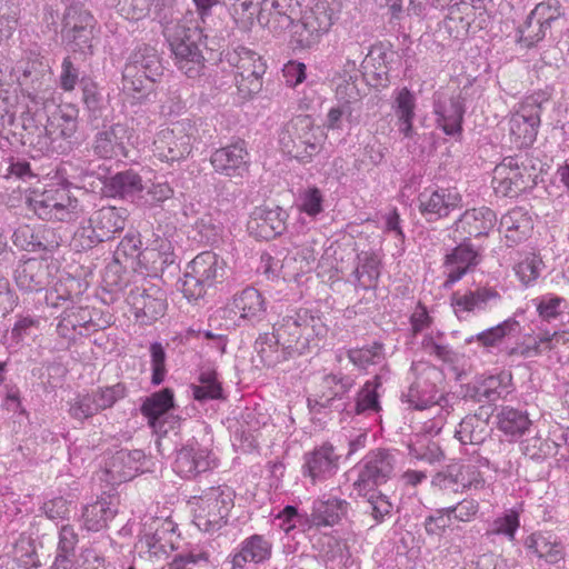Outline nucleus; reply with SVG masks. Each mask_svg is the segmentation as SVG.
I'll return each instance as SVG.
<instances>
[{"label": "nucleus", "mask_w": 569, "mask_h": 569, "mask_svg": "<svg viewBox=\"0 0 569 569\" xmlns=\"http://www.w3.org/2000/svg\"><path fill=\"white\" fill-rule=\"evenodd\" d=\"M176 0H132V18L136 20L152 17L163 26V34L170 46L177 68L188 78L200 77L204 69V58L199 48L202 30L198 26L173 22Z\"/></svg>", "instance_id": "nucleus-1"}, {"label": "nucleus", "mask_w": 569, "mask_h": 569, "mask_svg": "<svg viewBox=\"0 0 569 569\" xmlns=\"http://www.w3.org/2000/svg\"><path fill=\"white\" fill-rule=\"evenodd\" d=\"M520 331L521 325L517 320V316L513 315L493 327L467 337L465 342L466 345L477 342L488 352L498 350L509 357L520 356L530 358L540 356L545 351L552 349V339L557 335V331L553 333L547 332L535 338L532 343L529 342L518 347H503L506 339L520 333Z\"/></svg>", "instance_id": "nucleus-2"}, {"label": "nucleus", "mask_w": 569, "mask_h": 569, "mask_svg": "<svg viewBox=\"0 0 569 569\" xmlns=\"http://www.w3.org/2000/svg\"><path fill=\"white\" fill-rule=\"evenodd\" d=\"M273 329L293 356L305 353L312 343L327 335V326L318 311L300 308L290 310Z\"/></svg>", "instance_id": "nucleus-3"}, {"label": "nucleus", "mask_w": 569, "mask_h": 569, "mask_svg": "<svg viewBox=\"0 0 569 569\" xmlns=\"http://www.w3.org/2000/svg\"><path fill=\"white\" fill-rule=\"evenodd\" d=\"M79 110L74 104L63 103L48 114L47 123L31 142L44 154H66L72 150V138L78 130Z\"/></svg>", "instance_id": "nucleus-4"}, {"label": "nucleus", "mask_w": 569, "mask_h": 569, "mask_svg": "<svg viewBox=\"0 0 569 569\" xmlns=\"http://www.w3.org/2000/svg\"><path fill=\"white\" fill-rule=\"evenodd\" d=\"M236 493L229 486L221 485L206 489L190 501L193 523L203 532L213 533L223 528L234 506Z\"/></svg>", "instance_id": "nucleus-5"}, {"label": "nucleus", "mask_w": 569, "mask_h": 569, "mask_svg": "<svg viewBox=\"0 0 569 569\" xmlns=\"http://www.w3.org/2000/svg\"><path fill=\"white\" fill-rule=\"evenodd\" d=\"M549 100L548 91H536L523 98L510 114L509 137L516 148L523 149L533 144L541 124L543 104Z\"/></svg>", "instance_id": "nucleus-6"}, {"label": "nucleus", "mask_w": 569, "mask_h": 569, "mask_svg": "<svg viewBox=\"0 0 569 569\" xmlns=\"http://www.w3.org/2000/svg\"><path fill=\"white\" fill-rule=\"evenodd\" d=\"M163 69L160 56L153 47L139 46L124 66L123 88L136 93L149 92L162 77Z\"/></svg>", "instance_id": "nucleus-7"}, {"label": "nucleus", "mask_w": 569, "mask_h": 569, "mask_svg": "<svg viewBox=\"0 0 569 569\" xmlns=\"http://www.w3.org/2000/svg\"><path fill=\"white\" fill-rule=\"evenodd\" d=\"M279 144L283 153L307 163L319 151L320 139L315 133L309 116L299 114L288 121L279 132Z\"/></svg>", "instance_id": "nucleus-8"}, {"label": "nucleus", "mask_w": 569, "mask_h": 569, "mask_svg": "<svg viewBox=\"0 0 569 569\" xmlns=\"http://www.w3.org/2000/svg\"><path fill=\"white\" fill-rule=\"evenodd\" d=\"M97 20L83 3L71 2L62 18V39L69 50L83 56L92 54V40Z\"/></svg>", "instance_id": "nucleus-9"}, {"label": "nucleus", "mask_w": 569, "mask_h": 569, "mask_svg": "<svg viewBox=\"0 0 569 569\" xmlns=\"http://www.w3.org/2000/svg\"><path fill=\"white\" fill-rule=\"evenodd\" d=\"M412 381L408 390L402 393V400L410 408L423 411L441 406L438 396V382L441 380V371L425 361H415L410 368Z\"/></svg>", "instance_id": "nucleus-10"}, {"label": "nucleus", "mask_w": 569, "mask_h": 569, "mask_svg": "<svg viewBox=\"0 0 569 569\" xmlns=\"http://www.w3.org/2000/svg\"><path fill=\"white\" fill-rule=\"evenodd\" d=\"M224 61L234 70L237 87L244 96H252L261 90L267 64L259 53L239 46L226 52Z\"/></svg>", "instance_id": "nucleus-11"}, {"label": "nucleus", "mask_w": 569, "mask_h": 569, "mask_svg": "<svg viewBox=\"0 0 569 569\" xmlns=\"http://www.w3.org/2000/svg\"><path fill=\"white\" fill-rule=\"evenodd\" d=\"M34 213L43 220L71 222L80 218L83 207L63 187L46 189L30 200Z\"/></svg>", "instance_id": "nucleus-12"}, {"label": "nucleus", "mask_w": 569, "mask_h": 569, "mask_svg": "<svg viewBox=\"0 0 569 569\" xmlns=\"http://www.w3.org/2000/svg\"><path fill=\"white\" fill-rule=\"evenodd\" d=\"M219 465L220 459L212 449L191 438L177 449L172 468L181 478L194 479L201 473L214 470Z\"/></svg>", "instance_id": "nucleus-13"}, {"label": "nucleus", "mask_w": 569, "mask_h": 569, "mask_svg": "<svg viewBox=\"0 0 569 569\" xmlns=\"http://www.w3.org/2000/svg\"><path fill=\"white\" fill-rule=\"evenodd\" d=\"M193 128L190 123L177 122L161 129L153 141L154 156L166 162L186 159L192 151Z\"/></svg>", "instance_id": "nucleus-14"}, {"label": "nucleus", "mask_w": 569, "mask_h": 569, "mask_svg": "<svg viewBox=\"0 0 569 569\" xmlns=\"http://www.w3.org/2000/svg\"><path fill=\"white\" fill-rule=\"evenodd\" d=\"M535 184L531 173L515 157H506L493 170L492 188L498 196L513 198Z\"/></svg>", "instance_id": "nucleus-15"}, {"label": "nucleus", "mask_w": 569, "mask_h": 569, "mask_svg": "<svg viewBox=\"0 0 569 569\" xmlns=\"http://www.w3.org/2000/svg\"><path fill=\"white\" fill-rule=\"evenodd\" d=\"M226 312L237 326H256L267 316V301L259 290L247 287L232 297Z\"/></svg>", "instance_id": "nucleus-16"}, {"label": "nucleus", "mask_w": 569, "mask_h": 569, "mask_svg": "<svg viewBox=\"0 0 569 569\" xmlns=\"http://www.w3.org/2000/svg\"><path fill=\"white\" fill-rule=\"evenodd\" d=\"M396 457L390 450H377L366 456L358 478L353 483L359 495L372 486L386 482L393 473Z\"/></svg>", "instance_id": "nucleus-17"}, {"label": "nucleus", "mask_w": 569, "mask_h": 569, "mask_svg": "<svg viewBox=\"0 0 569 569\" xmlns=\"http://www.w3.org/2000/svg\"><path fill=\"white\" fill-rule=\"evenodd\" d=\"M462 197L456 188H426L418 196V208L427 221L448 217L461 206Z\"/></svg>", "instance_id": "nucleus-18"}, {"label": "nucleus", "mask_w": 569, "mask_h": 569, "mask_svg": "<svg viewBox=\"0 0 569 569\" xmlns=\"http://www.w3.org/2000/svg\"><path fill=\"white\" fill-rule=\"evenodd\" d=\"M338 469L339 455L331 443H322L303 456L302 476L313 486L331 479Z\"/></svg>", "instance_id": "nucleus-19"}, {"label": "nucleus", "mask_w": 569, "mask_h": 569, "mask_svg": "<svg viewBox=\"0 0 569 569\" xmlns=\"http://www.w3.org/2000/svg\"><path fill=\"white\" fill-rule=\"evenodd\" d=\"M18 84L23 96L34 104L42 103L48 80L50 79L49 66L39 59L20 61L13 69Z\"/></svg>", "instance_id": "nucleus-20"}, {"label": "nucleus", "mask_w": 569, "mask_h": 569, "mask_svg": "<svg viewBox=\"0 0 569 569\" xmlns=\"http://www.w3.org/2000/svg\"><path fill=\"white\" fill-rule=\"evenodd\" d=\"M338 103L332 107L326 120L329 130H340L346 119L350 124H358L360 121L362 102L359 91L353 83L340 86L337 90Z\"/></svg>", "instance_id": "nucleus-21"}, {"label": "nucleus", "mask_w": 569, "mask_h": 569, "mask_svg": "<svg viewBox=\"0 0 569 569\" xmlns=\"http://www.w3.org/2000/svg\"><path fill=\"white\" fill-rule=\"evenodd\" d=\"M272 541L264 535L244 538L227 557L230 569H247L248 563H263L271 558Z\"/></svg>", "instance_id": "nucleus-22"}, {"label": "nucleus", "mask_w": 569, "mask_h": 569, "mask_svg": "<svg viewBox=\"0 0 569 569\" xmlns=\"http://www.w3.org/2000/svg\"><path fill=\"white\" fill-rule=\"evenodd\" d=\"M482 482L480 471L471 462L450 463L443 470L437 472L431 480L432 486L453 492L471 487L478 488Z\"/></svg>", "instance_id": "nucleus-23"}, {"label": "nucleus", "mask_w": 569, "mask_h": 569, "mask_svg": "<svg viewBox=\"0 0 569 569\" xmlns=\"http://www.w3.org/2000/svg\"><path fill=\"white\" fill-rule=\"evenodd\" d=\"M501 299L500 293L492 287H478L475 290L456 291L450 297L451 307L459 320H466L470 315L486 311L490 303Z\"/></svg>", "instance_id": "nucleus-24"}, {"label": "nucleus", "mask_w": 569, "mask_h": 569, "mask_svg": "<svg viewBox=\"0 0 569 569\" xmlns=\"http://www.w3.org/2000/svg\"><path fill=\"white\" fill-rule=\"evenodd\" d=\"M355 379L342 373H328L321 378L319 399L316 405L343 415Z\"/></svg>", "instance_id": "nucleus-25"}, {"label": "nucleus", "mask_w": 569, "mask_h": 569, "mask_svg": "<svg viewBox=\"0 0 569 569\" xmlns=\"http://www.w3.org/2000/svg\"><path fill=\"white\" fill-rule=\"evenodd\" d=\"M210 163L219 174L237 178L249 170V154L243 141L222 147L212 152Z\"/></svg>", "instance_id": "nucleus-26"}, {"label": "nucleus", "mask_w": 569, "mask_h": 569, "mask_svg": "<svg viewBox=\"0 0 569 569\" xmlns=\"http://www.w3.org/2000/svg\"><path fill=\"white\" fill-rule=\"evenodd\" d=\"M382 382L379 376H375L371 380H367L357 391L355 398L348 400V405L343 412L345 417L356 419L357 417L372 418L378 417L381 411L379 389Z\"/></svg>", "instance_id": "nucleus-27"}, {"label": "nucleus", "mask_w": 569, "mask_h": 569, "mask_svg": "<svg viewBox=\"0 0 569 569\" xmlns=\"http://www.w3.org/2000/svg\"><path fill=\"white\" fill-rule=\"evenodd\" d=\"M131 130L124 123H116L96 134L93 151L101 158L127 157V144L131 142Z\"/></svg>", "instance_id": "nucleus-28"}, {"label": "nucleus", "mask_w": 569, "mask_h": 569, "mask_svg": "<svg viewBox=\"0 0 569 569\" xmlns=\"http://www.w3.org/2000/svg\"><path fill=\"white\" fill-rule=\"evenodd\" d=\"M478 14H482L481 8H477L468 1L455 2L448 8L443 28L451 38L465 39L469 32H475L473 24Z\"/></svg>", "instance_id": "nucleus-29"}, {"label": "nucleus", "mask_w": 569, "mask_h": 569, "mask_svg": "<svg viewBox=\"0 0 569 569\" xmlns=\"http://www.w3.org/2000/svg\"><path fill=\"white\" fill-rule=\"evenodd\" d=\"M480 261V254L470 243L462 242L446 256L445 269L447 279L443 283L445 288L462 279L465 274L471 271Z\"/></svg>", "instance_id": "nucleus-30"}, {"label": "nucleus", "mask_w": 569, "mask_h": 569, "mask_svg": "<svg viewBox=\"0 0 569 569\" xmlns=\"http://www.w3.org/2000/svg\"><path fill=\"white\" fill-rule=\"evenodd\" d=\"M497 222L496 213L488 207L466 210L453 223L461 239L487 236Z\"/></svg>", "instance_id": "nucleus-31"}, {"label": "nucleus", "mask_w": 569, "mask_h": 569, "mask_svg": "<svg viewBox=\"0 0 569 569\" xmlns=\"http://www.w3.org/2000/svg\"><path fill=\"white\" fill-rule=\"evenodd\" d=\"M292 0H262L257 20L259 24L268 29L273 36L282 34L293 26L291 17Z\"/></svg>", "instance_id": "nucleus-32"}, {"label": "nucleus", "mask_w": 569, "mask_h": 569, "mask_svg": "<svg viewBox=\"0 0 569 569\" xmlns=\"http://www.w3.org/2000/svg\"><path fill=\"white\" fill-rule=\"evenodd\" d=\"M286 216L279 207L257 208L250 217L248 229L259 239H272L286 230Z\"/></svg>", "instance_id": "nucleus-33"}, {"label": "nucleus", "mask_w": 569, "mask_h": 569, "mask_svg": "<svg viewBox=\"0 0 569 569\" xmlns=\"http://www.w3.org/2000/svg\"><path fill=\"white\" fill-rule=\"evenodd\" d=\"M50 274V268L46 260L30 258L18 264L14 280L20 290L38 292L49 284Z\"/></svg>", "instance_id": "nucleus-34"}, {"label": "nucleus", "mask_w": 569, "mask_h": 569, "mask_svg": "<svg viewBox=\"0 0 569 569\" xmlns=\"http://www.w3.org/2000/svg\"><path fill=\"white\" fill-rule=\"evenodd\" d=\"M512 377L508 372L477 379L470 387V396L478 402H496L512 392Z\"/></svg>", "instance_id": "nucleus-35"}, {"label": "nucleus", "mask_w": 569, "mask_h": 569, "mask_svg": "<svg viewBox=\"0 0 569 569\" xmlns=\"http://www.w3.org/2000/svg\"><path fill=\"white\" fill-rule=\"evenodd\" d=\"M433 112L438 127H440L446 134L453 136L461 131L465 104L459 96L436 100Z\"/></svg>", "instance_id": "nucleus-36"}, {"label": "nucleus", "mask_w": 569, "mask_h": 569, "mask_svg": "<svg viewBox=\"0 0 569 569\" xmlns=\"http://www.w3.org/2000/svg\"><path fill=\"white\" fill-rule=\"evenodd\" d=\"M146 455L142 450H120L107 465V473L113 481H128L142 470Z\"/></svg>", "instance_id": "nucleus-37"}, {"label": "nucleus", "mask_w": 569, "mask_h": 569, "mask_svg": "<svg viewBox=\"0 0 569 569\" xmlns=\"http://www.w3.org/2000/svg\"><path fill=\"white\" fill-rule=\"evenodd\" d=\"M533 228L532 220L523 208H513L502 216L499 231L506 238L508 246H515L526 240Z\"/></svg>", "instance_id": "nucleus-38"}, {"label": "nucleus", "mask_w": 569, "mask_h": 569, "mask_svg": "<svg viewBox=\"0 0 569 569\" xmlns=\"http://www.w3.org/2000/svg\"><path fill=\"white\" fill-rule=\"evenodd\" d=\"M173 407V392L166 388L148 397L142 406L141 413L148 419L150 427L158 433H167L163 427V417Z\"/></svg>", "instance_id": "nucleus-39"}, {"label": "nucleus", "mask_w": 569, "mask_h": 569, "mask_svg": "<svg viewBox=\"0 0 569 569\" xmlns=\"http://www.w3.org/2000/svg\"><path fill=\"white\" fill-rule=\"evenodd\" d=\"M525 546L548 563H558L565 557L563 546L551 532H535L525 540Z\"/></svg>", "instance_id": "nucleus-40"}, {"label": "nucleus", "mask_w": 569, "mask_h": 569, "mask_svg": "<svg viewBox=\"0 0 569 569\" xmlns=\"http://www.w3.org/2000/svg\"><path fill=\"white\" fill-rule=\"evenodd\" d=\"M348 506L343 499L323 495L313 502L312 521L317 526H333L347 515Z\"/></svg>", "instance_id": "nucleus-41"}, {"label": "nucleus", "mask_w": 569, "mask_h": 569, "mask_svg": "<svg viewBox=\"0 0 569 569\" xmlns=\"http://www.w3.org/2000/svg\"><path fill=\"white\" fill-rule=\"evenodd\" d=\"M282 342L274 329L272 332L259 335L254 341V350L264 366L273 367L289 357H293V353Z\"/></svg>", "instance_id": "nucleus-42"}, {"label": "nucleus", "mask_w": 569, "mask_h": 569, "mask_svg": "<svg viewBox=\"0 0 569 569\" xmlns=\"http://www.w3.org/2000/svg\"><path fill=\"white\" fill-rule=\"evenodd\" d=\"M111 197L136 200L143 198V183L141 177L133 170L118 172L110 177L104 184Z\"/></svg>", "instance_id": "nucleus-43"}, {"label": "nucleus", "mask_w": 569, "mask_h": 569, "mask_svg": "<svg viewBox=\"0 0 569 569\" xmlns=\"http://www.w3.org/2000/svg\"><path fill=\"white\" fill-rule=\"evenodd\" d=\"M539 317L547 322H569V302L556 293H546L532 300Z\"/></svg>", "instance_id": "nucleus-44"}, {"label": "nucleus", "mask_w": 569, "mask_h": 569, "mask_svg": "<svg viewBox=\"0 0 569 569\" xmlns=\"http://www.w3.org/2000/svg\"><path fill=\"white\" fill-rule=\"evenodd\" d=\"M127 300L134 308L137 316L141 313L150 320L162 316L166 310V301L159 289L150 293L147 289L137 288L136 291H130Z\"/></svg>", "instance_id": "nucleus-45"}, {"label": "nucleus", "mask_w": 569, "mask_h": 569, "mask_svg": "<svg viewBox=\"0 0 569 569\" xmlns=\"http://www.w3.org/2000/svg\"><path fill=\"white\" fill-rule=\"evenodd\" d=\"M490 431L486 419L470 415L460 421L455 436L461 445H481L490 436Z\"/></svg>", "instance_id": "nucleus-46"}, {"label": "nucleus", "mask_w": 569, "mask_h": 569, "mask_svg": "<svg viewBox=\"0 0 569 569\" xmlns=\"http://www.w3.org/2000/svg\"><path fill=\"white\" fill-rule=\"evenodd\" d=\"M190 274L201 279L204 284L211 287L218 277L223 273L222 264L218 256L211 251L199 253L187 267Z\"/></svg>", "instance_id": "nucleus-47"}, {"label": "nucleus", "mask_w": 569, "mask_h": 569, "mask_svg": "<svg viewBox=\"0 0 569 569\" xmlns=\"http://www.w3.org/2000/svg\"><path fill=\"white\" fill-rule=\"evenodd\" d=\"M117 509L107 498L87 505L82 512L83 527L88 531H100L114 518Z\"/></svg>", "instance_id": "nucleus-48"}, {"label": "nucleus", "mask_w": 569, "mask_h": 569, "mask_svg": "<svg viewBox=\"0 0 569 569\" xmlns=\"http://www.w3.org/2000/svg\"><path fill=\"white\" fill-rule=\"evenodd\" d=\"M332 2L333 0H318L313 7L303 11L300 19L322 37L333 23Z\"/></svg>", "instance_id": "nucleus-49"}, {"label": "nucleus", "mask_w": 569, "mask_h": 569, "mask_svg": "<svg viewBox=\"0 0 569 569\" xmlns=\"http://www.w3.org/2000/svg\"><path fill=\"white\" fill-rule=\"evenodd\" d=\"M317 264V253L311 246L298 249L295 253L284 258L282 268L284 277L298 280L300 276L313 270Z\"/></svg>", "instance_id": "nucleus-50"}, {"label": "nucleus", "mask_w": 569, "mask_h": 569, "mask_svg": "<svg viewBox=\"0 0 569 569\" xmlns=\"http://www.w3.org/2000/svg\"><path fill=\"white\" fill-rule=\"evenodd\" d=\"M415 109L416 98L413 93L407 88L400 89L395 100V113L398 119V129L406 138L412 136Z\"/></svg>", "instance_id": "nucleus-51"}, {"label": "nucleus", "mask_w": 569, "mask_h": 569, "mask_svg": "<svg viewBox=\"0 0 569 569\" xmlns=\"http://www.w3.org/2000/svg\"><path fill=\"white\" fill-rule=\"evenodd\" d=\"M91 221L94 222L102 239L109 240L114 233L122 231L126 226V220L121 212L114 207H103L91 216Z\"/></svg>", "instance_id": "nucleus-52"}, {"label": "nucleus", "mask_w": 569, "mask_h": 569, "mask_svg": "<svg viewBox=\"0 0 569 569\" xmlns=\"http://www.w3.org/2000/svg\"><path fill=\"white\" fill-rule=\"evenodd\" d=\"M531 426L528 416L511 407H503L498 413V427L511 438L521 437Z\"/></svg>", "instance_id": "nucleus-53"}, {"label": "nucleus", "mask_w": 569, "mask_h": 569, "mask_svg": "<svg viewBox=\"0 0 569 569\" xmlns=\"http://www.w3.org/2000/svg\"><path fill=\"white\" fill-rule=\"evenodd\" d=\"M519 527V513L515 509H509L488 523L485 536L490 540L496 536H501L512 542L516 540Z\"/></svg>", "instance_id": "nucleus-54"}, {"label": "nucleus", "mask_w": 569, "mask_h": 569, "mask_svg": "<svg viewBox=\"0 0 569 569\" xmlns=\"http://www.w3.org/2000/svg\"><path fill=\"white\" fill-rule=\"evenodd\" d=\"M212 551L208 543L190 546L177 555L170 563V569H193L196 566L211 562Z\"/></svg>", "instance_id": "nucleus-55"}, {"label": "nucleus", "mask_w": 569, "mask_h": 569, "mask_svg": "<svg viewBox=\"0 0 569 569\" xmlns=\"http://www.w3.org/2000/svg\"><path fill=\"white\" fill-rule=\"evenodd\" d=\"M408 450L410 457L430 465L441 461L445 457L438 442L419 433L410 440Z\"/></svg>", "instance_id": "nucleus-56"}, {"label": "nucleus", "mask_w": 569, "mask_h": 569, "mask_svg": "<svg viewBox=\"0 0 569 569\" xmlns=\"http://www.w3.org/2000/svg\"><path fill=\"white\" fill-rule=\"evenodd\" d=\"M197 239L208 246L220 243L223 237V226L212 213H206L194 223Z\"/></svg>", "instance_id": "nucleus-57"}, {"label": "nucleus", "mask_w": 569, "mask_h": 569, "mask_svg": "<svg viewBox=\"0 0 569 569\" xmlns=\"http://www.w3.org/2000/svg\"><path fill=\"white\" fill-rule=\"evenodd\" d=\"M323 194L317 187H308L301 190L296 200V208L312 221L323 211Z\"/></svg>", "instance_id": "nucleus-58"}, {"label": "nucleus", "mask_w": 569, "mask_h": 569, "mask_svg": "<svg viewBox=\"0 0 569 569\" xmlns=\"http://www.w3.org/2000/svg\"><path fill=\"white\" fill-rule=\"evenodd\" d=\"M169 531H172L170 523H167V527L166 523H163L162 528H157L153 533L143 535L139 539L138 547L153 557L167 555L169 549H172V545L163 542L164 536Z\"/></svg>", "instance_id": "nucleus-59"}, {"label": "nucleus", "mask_w": 569, "mask_h": 569, "mask_svg": "<svg viewBox=\"0 0 569 569\" xmlns=\"http://www.w3.org/2000/svg\"><path fill=\"white\" fill-rule=\"evenodd\" d=\"M193 398L198 401L219 399L222 396L221 385L214 371H203L199 376V385L191 386Z\"/></svg>", "instance_id": "nucleus-60"}, {"label": "nucleus", "mask_w": 569, "mask_h": 569, "mask_svg": "<svg viewBox=\"0 0 569 569\" xmlns=\"http://www.w3.org/2000/svg\"><path fill=\"white\" fill-rule=\"evenodd\" d=\"M542 260L535 253L525 254L513 267L519 281L529 287L536 282L540 276Z\"/></svg>", "instance_id": "nucleus-61"}, {"label": "nucleus", "mask_w": 569, "mask_h": 569, "mask_svg": "<svg viewBox=\"0 0 569 569\" xmlns=\"http://www.w3.org/2000/svg\"><path fill=\"white\" fill-rule=\"evenodd\" d=\"M420 336L422 337L420 348L425 353L442 361L449 359L450 349L446 343V338L442 332L433 329Z\"/></svg>", "instance_id": "nucleus-62"}, {"label": "nucleus", "mask_w": 569, "mask_h": 569, "mask_svg": "<svg viewBox=\"0 0 569 569\" xmlns=\"http://www.w3.org/2000/svg\"><path fill=\"white\" fill-rule=\"evenodd\" d=\"M550 29H545V24L537 19H532L529 13L525 22L518 27V43L530 48L545 39Z\"/></svg>", "instance_id": "nucleus-63"}, {"label": "nucleus", "mask_w": 569, "mask_h": 569, "mask_svg": "<svg viewBox=\"0 0 569 569\" xmlns=\"http://www.w3.org/2000/svg\"><path fill=\"white\" fill-rule=\"evenodd\" d=\"M258 14L257 4L252 0H237L231 8L234 23L242 31L251 30Z\"/></svg>", "instance_id": "nucleus-64"}]
</instances>
